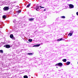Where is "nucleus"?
<instances>
[{
  "label": "nucleus",
  "mask_w": 78,
  "mask_h": 78,
  "mask_svg": "<svg viewBox=\"0 0 78 78\" xmlns=\"http://www.w3.org/2000/svg\"><path fill=\"white\" fill-rule=\"evenodd\" d=\"M57 64V65L58 66H59H59H61V67L62 66V63H58Z\"/></svg>",
  "instance_id": "nucleus-5"
},
{
  "label": "nucleus",
  "mask_w": 78,
  "mask_h": 78,
  "mask_svg": "<svg viewBox=\"0 0 78 78\" xmlns=\"http://www.w3.org/2000/svg\"><path fill=\"white\" fill-rule=\"evenodd\" d=\"M46 11V9H44V11Z\"/></svg>",
  "instance_id": "nucleus-25"
},
{
  "label": "nucleus",
  "mask_w": 78,
  "mask_h": 78,
  "mask_svg": "<svg viewBox=\"0 0 78 78\" xmlns=\"http://www.w3.org/2000/svg\"><path fill=\"white\" fill-rule=\"evenodd\" d=\"M5 47L6 48H10L11 47V46H10V45H9V44H6L5 45Z\"/></svg>",
  "instance_id": "nucleus-4"
},
{
  "label": "nucleus",
  "mask_w": 78,
  "mask_h": 78,
  "mask_svg": "<svg viewBox=\"0 0 78 78\" xmlns=\"http://www.w3.org/2000/svg\"><path fill=\"white\" fill-rule=\"evenodd\" d=\"M30 5H31V4H28L26 7V8H29L30 6Z\"/></svg>",
  "instance_id": "nucleus-12"
},
{
  "label": "nucleus",
  "mask_w": 78,
  "mask_h": 78,
  "mask_svg": "<svg viewBox=\"0 0 78 78\" xmlns=\"http://www.w3.org/2000/svg\"><path fill=\"white\" fill-rule=\"evenodd\" d=\"M72 33H69V34H68V36H69V35H70L69 36H71L72 35Z\"/></svg>",
  "instance_id": "nucleus-15"
},
{
  "label": "nucleus",
  "mask_w": 78,
  "mask_h": 78,
  "mask_svg": "<svg viewBox=\"0 0 78 78\" xmlns=\"http://www.w3.org/2000/svg\"><path fill=\"white\" fill-rule=\"evenodd\" d=\"M33 54V53H28L27 54V55H32Z\"/></svg>",
  "instance_id": "nucleus-16"
},
{
  "label": "nucleus",
  "mask_w": 78,
  "mask_h": 78,
  "mask_svg": "<svg viewBox=\"0 0 78 78\" xmlns=\"http://www.w3.org/2000/svg\"><path fill=\"white\" fill-rule=\"evenodd\" d=\"M41 44H37L36 45H34V47H39V46H40Z\"/></svg>",
  "instance_id": "nucleus-9"
},
{
  "label": "nucleus",
  "mask_w": 78,
  "mask_h": 78,
  "mask_svg": "<svg viewBox=\"0 0 78 78\" xmlns=\"http://www.w3.org/2000/svg\"><path fill=\"white\" fill-rule=\"evenodd\" d=\"M0 52H1V53H3V50H0Z\"/></svg>",
  "instance_id": "nucleus-20"
},
{
  "label": "nucleus",
  "mask_w": 78,
  "mask_h": 78,
  "mask_svg": "<svg viewBox=\"0 0 78 78\" xmlns=\"http://www.w3.org/2000/svg\"><path fill=\"white\" fill-rule=\"evenodd\" d=\"M39 6H37L36 7V11H39Z\"/></svg>",
  "instance_id": "nucleus-3"
},
{
  "label": "nucleus",
  "mask_w": 78,
  "mask_h": 78,
  "mask_svg": "<svg viewBox=\"0 0 78 78\" xmlns=\"http://www.w3.org/2000/svg\"><path fill=\"white\" fill-rule=\"evenodd\" d=\"M23 78H28V76H27V75L24 76H23Z\"/></svg>",
  "instance_id": "nucleus-18"
},
{
  "label": "nucleus",
  "mask_w": 78,
  "mask_h": 78,
  "mask_svg": "<svg viewBox=\"0 0 78 78\" xmlns=\"http://www.w3.org/2000/svg\"><path fill=\"white\" fill-rule=\"evenodd\" d=\"M21 12V11H18V13H20V12Z\"/></svg>",
  "instance_id": "nucleus-22"
},
{
  "label": "nucleus",
  "mask_w": 78,
  "mask_h": 78,
  "mask_svg": "<svg viewBox=\"0 0 78 78\" xmlns=\"http://www.w3.org/2000/svg\"><path fill=\"white\" fill-rule=\"evenodd\" d=\"M61 18H62V19H65L66 17L64 16H61Z\"/></svg>",
  "instance_id": "nucleus-14"
},
{
  "label": "nucleus",
  "mask_w": 78,
  "mask_h": 78,
  "mask_svg": "<svg viewBox=\"0 0 78 78\" xmlns=\"http://www.w3.org/2000/svg\"><path fill=\"white\" fill-rule=\"evenodd\" d=\"M3 9L4 11H7L9 9V7H5Z\"/></svg>",
  "instance_id": "nucleus-1"
},
{
  "label": "nucleus",
  "mask_w": 78,
  "mask_h": 78,
  "mask_svg": "<svg viewBox=\"0 0 78 78\" xmlns=\"http://www.w3.org/2000/svg\"><path fill=\"white\" fill-rule=\"evenodd\" d=\"M10 38H11V39H14V37L12 34H11L10 36Z\"/></svg>",
  "instance_id": "nucleus-6"
},
{
  "label": "nucleus",
  "mask_w": 78,
  "mask_h": 78,
  "mask_svg": "<svg viewBox=\"0 0 78 78\" xmlns=\"http://www.w3.org/2000/svg\"><path fill=\"white\" fill-rule=\"evenodd\" d=\"M4 47H5V45L4 46Z\"/></svg>",
  "instance_id": "nucleus-27"
},
{
  "label": "nucleus",
  "mask_w": 78,
  "mask_h": 78,
  "mask_svg": "<svg viewBox=\"0 0 78 78\" xmlns=\"http://www.w3.org/2000/svg\"><path fill=\"white\" fill-rule=\"evenodd\" d=\"M69 6L70 9H71L72 8H74V5H73L72 4H70L69 5Z\"/></svg>",
  "instance_id": "nucleus-2"
},
{
  "label": "nucleus",
  "mask_w": 78,
  "mask_h": 78,
  "mask_svg": "<svg viewBox=\"0 0 78 78\" xmlns=\"http://www.w3.org/2000/svg\"><path fill=\"white\" fill-rule=\"evenodd\" d=\"M2 18L3 19H6V16L5 15H4L2 16Z\"/></svg>",
  "instance_id": "nucleus-13"
},
{
  "label": "nucleus",
  "mask_w": 78,
  "mask_h": 78,
  "mask_svg": "<svg viewBox=\"0 0 78 78\" xmlns=\"http://www.w3.org/2000/svg\"><path fill=\"white\" fill-rule=\"evenodd\" d=\"M76 15H77V16H78V12H76Z\"/></svg>",
  "instance_id": "nucleus-23"
},
{
  "label": "nucleus",
  "mask_w": 78,
  "mask_h": 78,
  "mask_svg": "<svg viewBox=\"0 0 78 78\" xmlns=\"http://www.w3.org/2000/svg\"><path fill=\"white\" fill-rule=\"evenodd\" d=\"M56 68H58V66H57V67H56Z\"/></svg>",
  "instance_id": "nucleus-26"
},
{
  "label": "nucleus",
  "mask_w": 78,
  "mask_h": 78,
  "mask_svg": "<svg viewBox=\"0 0 78 78\" xmlns=\"http://www.w3.org/2000/svg\"><path fill=\"white\" fill-rule=\"evenodd\" d=\"M70 64V62H66V64L67 65H69Z\"/></svg>",
  "instance_id": "nucleus-11"
},
{
  "label": "nucleus",
  "mask_w": 78,
  "mask_h": 78,
  "mask_svg": "<svg viewBox=\"0 0 78 78\" xmlns=\"http://www.w3.org/2000/svg\"><path fill=\"white\" fill-rule=\"evenodd\" d=\"M32 39H29L28 40V41L29 42H31L32 41Z\"/></svg>",
  "instance_id": "nucleus-17"
},
{
  "label": "nucleus",
  "mask_w": 78,
  "mask_h": 78,
  "mask_svg": "<svg viewBox=\"0 0 78 78\" xmlns=\"http://www.w3.org/2000/svg\"><path fill=\"white\" fill-rule=\"evenodd\" d=\"M4 64V63L3 62H2V65H3Z\"/></svg>",
  "instance_id": "nucleus-24"
},
{
  "label": "nucleus",
  "mask_w": 78,
  "mask_h": 78,
  "mask_svg": "<svg viewBox=\"0 0 78 78\" xmlns=\"http://www.w3.org/2000/svg\"><path fill=\"white\" fill-rule=\"evenodd\" d=\"M74 31H70V33H71L72 34H73V33Z\"/></svg>",
  "instance_id": "nucleus-19"
},
{
  "label": "nucleus",
  "mask_w": 78,
  "mask_h": 78,
  "mask_svg": "<svg viewBox=\"0 0 78 78\" xmlns=\"http://www.w3.org/2000/svg\"><path fill=\"white\" fill-rule=\"evenodd\" d=\"M57 41H62V38H61V39H58L57 40Z\"/></svg>",
  "instance_id": "nucleus-8"
},
{
  "label": "nucleus",
  "mask_w": 78,
  "mask_h": 78,
  "mask_svg": "<svg viewBox=\"0 0 78 78\" xmlns=\"http://www.w3.org/2000/svg\"><path fill=\"white\" fill-rule=\"evenodd\" d=\"M34 19V18H29V21L31 22V21H33Z\"/></svg>",
  "instance_id": "nucleus-7"
},
{
  "label": "nucleus",
  "mask_w": 78,
  "mask_h": 78,
  "mask_svg": "<svg viewBox=\"0 0 78 78\" xmlns=\"http://www.w3.org/2000/svg\"><path fill=\"white\" fill-rule=\"evenodd\" d=\"M40 8H44V7H41V6H40Z\"/></svg>",
  "instance_id": "nucleus-21"
},
{
  "label": "nucleus",
  "mask_w": 78,
  "mask_h": 78,
  "mask_svg": "<svg viewBox=\"0 0 78 78\" xmlns=\"http://www.w3.org/2000/svg\"><path fill=\"white\" fill-rule=\"evenodd\" d=\"M62 61L63 62H66L67 61V60L66 59H64L62 60Z\"/></svg>",
  "instance_id": "nucleus-10"
}]
</instances>
